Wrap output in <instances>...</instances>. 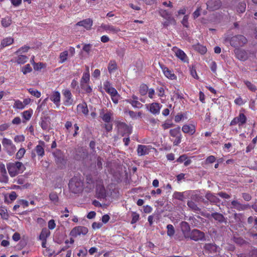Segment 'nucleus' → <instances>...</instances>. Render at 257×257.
<instances>
[{"instance_id": "obj_1", "label": "nucleus", "mask_w": 257, "mask_h": 257, "mask_svg": "<svg viewBox=\"0 0 257 257\" xmlns=\"http://www.w3.org/2000/svg\"><path fill=\"white\" fill-rule=\"evenodd\" d=\"M7 167L11 177H14L20 173H22L25 170L23 164L20 162L9 163L7 164Z\"/></svg>"}, {"instance_id": "obj_2", "label": "nucleus", "mask_w": 257, "mask_h": 257, "mask_svg": "<svg viewBox=\"0 0 257 257\" xmlns=\"http://www.w3.org/2000/svg\"><path fill=\"white\" fill-rule=\"evenodd\" d=\"M224 41L229 42L230 45L233 47H238L243 46L245 44L247 40L246 38L241 35H235L232 37L225 36L224 37Z\"/></svg>"}, {"instance_id": "obj_3", "label": "nucleus", "mask_w": 257, "mask_h": 257, "mask_svg": "<svg viewBox=\"0 0 257 257\" xmlns=\"http://www.w3.org/2000/svg\"><path fill=\"white\" fill-rule=\"evenodd\" d=\"M69 187L74 193L81 192L83 188V183L81 178L79 176H75L72 178L69 182Z\"/></svg>"}, {"instance_id": "obj_4", "label": "nucleus", "mask_w": 257, "mask_h": 257, "mask_svg": "<svg viewBox=\"0 0 257 257\" xmlns=\"http://www.w3.org/2000/svg\"><path fill=\"white\" fill-rule=\"evenodd\" d=\"M2 143L9 156H12L16 151V147L11 140L3 138Z\"/></svg>"}, {"instance_id": "obj_5", "label": "nucleus", "mask_w": 257, "mask_h": 257, "mask_svg": "<svg viewBox=\"0 0 257 257\" xmlns=\"http://www.w3.org/2000/svg\"><path fill=\"white\" fill-rule=\"evenodd\" d=\"M170 135L172 137L175 138L173 142L174 146H178L181 142L182 138V135L180 131V127L178 126L176 128L171 129L169 132Z\"/></svg>"}, {"instance_id": "obj_6", "label": "nucleus", "mask_w": 257, "mask_h": 257, "mask_svg": "<svg viewBox=\"0 0 257 257\" xmlns=\"http://www.w3.org/2000/svg\"><path fill=\"white\" fill-rule=\"evenodd\" d=\"M45 143L43 141H40L39 144L36 146L35 149L32 151L31 156L32 158L36 157V155L39 157H43L45 155Z\"/></svg>"}, {"instance_id": "obj_7", "label": "nucleus", "mask_w": 257, "mask_h": 257, "mask_svg": "<svg viewBox=\"0 0 257 257\" xmlns=\"http://www.w3.org/2000/svg\"><path fill=\"white\" fill-rule=\"evenodd\" d=\"M188 238L196 241L204 240H205V234L199 230L194 229L190 232Z\"/></svg>"}, {"instance_id": "obj_8", "label": "nucleus", "mask_w": 257, "mask_h": 257, "mask_svg": "<svg viewBox=\"0 0 257 257\" xmlns=\"http://www.w3.org/2000/svg\"><path fill=\"white\" fill-rule=\"evenodd\" d=\"M88 232V229L86 227L78 226L73 228L70 233V235L74 237L78 235H85Z\"/></svg>"}, {"instance_id": "obj_9", "label": "nucleus", "mask_w": 257, "mask_h": 257, "mask_svg": "<svg viewBox=\"0 0 257 257\" xmlns=\"http://www.w3.org/2000/svg\"><path fill=\"white\" fill-rule=\"evenodd\" d=\"M99 30L100 31H105L107 33H111L113 34H116L120 31V29L111 25L102 24L99 27Z\"/></svg>"}, {"instance_id": "obj_10", "label": "nucleus", "mask_w": 257, "mask_h": 257, "mask_svg": "<svg viewBox=\"0 0 257 257\" xmlns=\"http://www.w3.org/2000/svg\"><path fill=\"white\" fill-rule=\"evenodd\" d=\"M206 5L207 10L210 11H214L220 8L221 2L220 0H209Z\"/></svg>"}, {"instance_id": "obj_11", "label": "nucleus", "mask_w": 257, "mask_h": 257, "mask_svg": "<svg viewBox=\"0 0 257 257\" xmlns=\"http://www.w3.org/2000/svg\"><path fill=\"white\" fill-rule=\"evenodd\" d=\"M203 249L206 253L214 254L219 252V247L212 243H205Z\"/></svg>"}, {"instance_id": "obj_12", "label": "nucleus", "mask_w": 257, "mask_h": 257, "mask_svg": "<svg viewBox=\"0 0 257 257\" xmlns=\"http://www.w3.org/2000/svg\"><path fill=\"white\" fill-rule=\"evenodd\" d=\"M62 94L64 96V104L66 106L71 105L73 103L72 95L68 89L62 90Z\"/></svg>"}, {"instance_id": "obj_13", "label": "nucleus", "mask_w": 257, "mask_h": 257, "mask_svg": "<svg viewBox=\"0 0 257 257\" xmlns=\"http://www.w3.org/2000/svg\"><path fill=\"white\" fill-rule=\"evenodd\" d=\"M119 133L122 136L126 135L128 136L132 133V128L125 123H120L118 126Z\"/></svg>"}, {"instance_id": "obj_14", "label": "nucleus", "mask_w": 257, "mask_h": 257, "mask_svg": "<svg viewBox=\"0 0 257 257\" xmlns=\"http://www.w3.org/2000/svg\"><path fill=\"white\" fill-rule=\"evenodd\" d=\"M246 121V117L243 113H239V115L234 118L230 122V125L238 124L241 126L244 124Z\"/></svg>"}, {"instance_id": "obj_15", "label": "nucleus", "mask_w": 257, "mask_h": 257, "mask_svg": "<svg viewBox=\"0 0 257 257\" xmlns=\"http://www.w3.org/2000/svg\"><path fill=\"white\" fill-rule=\"evenodd\" d=\"M8 181L9 177L5 165L3 163H0V182L7 183Z\"/></svg>"}, {"instance_id": "obj_16", "label": "nucleus", "mask_w": 257, "mask_h": 257, "mask_svg": "<svg viewBox=\"0 0 257 257\" xmlns=\"http://www.w3.org/2000/svg\"><path fill=\"white\" fill-rule=\"evenodd\" d=\"M152 148V146L150 145H139L137 148L138 155L139 156L148 155Z\"/></svg>"}, {"instance_id": "obj_17", "label": "nucleus", "mask_w": 257, "mask_h": 257, "mask_svg": "<svg viewBox=\"0 0 257 257\" xmlns=\"http://www.w3.org/2000/svg\"><path fill=\"white\" fill-rule=\"evenodd\" d=\"M160 66L165 76L168 79L171 80H175L177 79V77L173 72L169 70L168 68L161 64H160Z\"/></svg>"}, {"instance_id": "obj_18", "label": "nucleus", "mask_w": 257, "mask_h": 257, "mask_svg": "<svg viewBox=\"0 0 257 257\" xmlns=\"http://www.w3.org/2000/svg\"><path fill=\"white\" fill-rule=\"evenodd\" d=\"M173 51L175 52V55L181 61L184 62L188 61V58L185 52L177 47H173Z\"/></svg>"}, {"instance_id": "obj_19", "label": "nucleus", "mask_w": 257, "mask_h": 257, "mask_svg": "<svg viewBox=\"0 0 257 257\" xmlns=\"http://www.w3.org/2000/svg\"><path fill=\"white\" fill-rule=\"evenodd\" d=\"M86 70L83 73L80 80V85L82 88H84V84H86L90 80L89 68L88 66H85Z\"/></svg>"}, {"instance_id": "obj_20", "label": "nucleus", "mask_w": 257, "mask_h": 257, "mask_svg": "<svg viewBox=\"0 0 257 257\" xmlns=\"http://www.w3.org/2000/svg\"><path fill=\"white\" fill-rule=\"evenodd\" d=\"M60 93L57 91H54L52 92V94L49 97V99L53 102V103L56 105L57 107H59L60 105Z\"/></svg>"}, {"instance_id": "obj_21", "label": "nucleus", "mask_w": 257, "mask_h": 257, "mask_svg": "<svg viewBox=\"0 0 257 257\" xmlns=\"http://www.w3.org/2000/svg\"><path fill=\"white\" fill-rule=\"evenodd\" d=\"M107 93L110 95L111 100L115 104H117L118 102L120 95L118 93L115 88L113 87L112 88L109 89V91L107 92Z\"/></svg>"}, {"instance_id": "obj_22", "label": "nucleus", "mask_w": 257, "mask_h": 257, "mask_svg": "<svg viewBox=\"0 0 257 257\" xmlns=\"http://www.w3.org/2000/svg\"><path fill=\"white\" fill-rule=\"evenodd\" d=\"M182 131L184 133L192 135L195 133V126L193 124H185L182 126Z\"/></svg>"}, {"instance_id": "obj_23", "label": "nucleus", "mask_w": 257, "mask_h": 257, "mask_svg": "<svg viewBox=\"0 0 257 257\" xmlns=\"http://www.w3.org/2000/svg\"><path fill=\"white\" fill-rule=\"evenodd\" d=\"M180 227L184 237L186 238H188L189 235L190 233V228L189 224L186 222L183 221L180 224Z\"/></svg>"}, {"instance_id": "obj_24", "label": "nucleus", "mask_w": 257, "mask_h": 257, "mask_svg": "<svg viewBox=\"0 0 257 257\" xmlns=\"http://www.w3.org/2000/svg\"><path fill=\"white\" fill-rule=\"evenodd\" d=\"M234 53L236 58L241 61H245L247 59V53L244 50L237 49L235 50Z\"/></svg>"}, {"instance_id": "obj_25", "label": "nucleus", "mask_w": 257, "mask_h": 257, "mask_svg": "<svg viewBox=\"0 0 257 257\" xmlns=\"http://www.w3.org/2000/svg\"><path fill=\"white\" fill-rule=\"evenodd\" d=\"M159 15L167 21L175 22V19L172 17L171 14L167 10L164 9H160L159 10Z\"/></svg>"}, {"instance_id": "obj_26", "label": "nucleus", "mask_w": 257, "mask_h": 257, "mask_svg": "<svg viewBox=\"0 0 257 257\" xmlns=\"http://www.w3.org/2000/svg\"><path fill=\"white\" fill-rule=\"evenodd\" d=\"M231 205L232 207L237 210L241 211L244 210L248 208V205H243L241 204L237 200H233L231 202Z\"/></svg>"}, {"instance_id": "obj_27", "label": "nucleus", "mask_w": 257, "mask_h": 257, "mask_svg": "<svg viewBox=\"0 0 257 257\" xmlns=\"http://www.w3.org/2000/svg\"><path fill=\"white\" fill-rule=\"evenodd\" d=\"M76 25L84 27L86 29H89L92 26V21L90 19H85L78 22Z\"/></svg>"}, {"instance_id": "obj_28", "label": "nucleus", "mask_w": 257, "mask_h": 257, "mask_svg": "<svg viewBox=\"0 0 257 257\" xmlns=\"http://www.w3.org/2000/svg\"><path fill=\"white\" fill-rule=\"evenodd\" d=\"M160 109L161 107L158 103L154 102L150 105L149 110L154 114H159Z\"/></svg>"}, {"instance_id": "obj_29", "label": "nucleus", "mask_w": 257, "mask_h": 257, "mask_svg": "<svg viewBox=\"0 0 257 257\" xmlns=\"http://www.w3.org/2000/svg\"><path fill=\"white\" fill-rule=\"evenodd\" d=\"M77 108L79 112H81L85 115H87L88 113L87 106L86 103L85 102L78 104Z\"/></svg>"}, {"instance_id": "obj_30", "label": "nucleus", "mask_w": 257, "mask_h": 257, "mask_svg": "<svg viewBox=\"0 0 257 257\" xmlns=\"http://www.w3.org/2000/svg\"><path fill=\"white\" fill-rule=\"evenodd\" d=\"M50 235V231L49 229L46 228H44L42 229L41 233L39 235V239L41 240H47V238Z\"/></svg>"}, {"instance_id": "obj_31", "label": "nucleus", "mask_w": 257, "mask_h": 257, "mask_svg": "<svg viewBox=\"0 0 257 257\" xmlns=\"http://www.w3.org/2000/svg\"><path fill=\"white\" fill-rule=\"evenodd\" d=\"M124 101L128 103H130L134 108H141L143 106V105L140 102H139L138 100H132L131 99H127Z\"/></svg>"}, {"instance_id": "obj_32", "label": "nucleus", "mask_w": 257, "mask_h": 257, "mask_svg": "<svg viewBox=\"0 0 257 257\" xmlns=\"http://www.w3.org/2000/svg\"><path fill=\"white\" fill-rule=\"evenodd\" d=\"M246 9V4L244 2L239 3L235 7V10L238 13H243Z\"/></svg>"}, {"instance_id": "obj_33", "label": "nucleus", "mask_w": 257, "mask_h": 257, "mask_svg": "<svg viewBox=\"0 0 257 257\" xmlns=\"http://www.w3.org/2000/svg\"><path fill=\"white\" fill-rule=\"evenodd\" d=\"M42 128L44 130H48L50 126V122L47 118L42 119L40 123Z\"/></svg>"}, {"instance_id": "obj_34", "label": "nucleus", "mask_w": 257, "mask_h": 257, "mask_svg": "<svg viewBox=\"0 0 257 257\" xmlns=\"http://www.w3.org/2000/svg\"><path fill=\"white\" fill-rule=\"evenodd\" d=\"M14 42V39L12 37H8L4 39L1 42V46L5 47L12 44Z\"/></svg>"}, {"instance_id": "obj_35", "label": "nucleus", "mask_w": 257, "mask_h": 257, "mask_svg": "<svg viewBox=\"0 0 257 257\" xmlns=\"http://www.w3.org/2000/svg\"><path fill=\"white\" fill-rule=\"evenodd\" d=\"M211 216L216 220L220 222H223L224 221L225 218L223 215L220 213H218L217 212L213 213L211 214Z\"/></svg>"}, {"instance_id": "obj_36", "label": "nucleus", "mask_w": 257, "mask_h": 257, "mask_svg": "<svg viewBox=\"0 0 257 257\" xmlns=\"http://www.w3.org/2000/svg\"><path fill=\"white\" fill-rule=\"evenodd\" d=\"M68 52L67 51H64L61 52L59 55V63H63L65 62L68 58Z\"/></svg>"}, {"instance_id": "obj_37", "label": "nucleus", "mask_w": 257, "mask_h": 257, "mask_svg": "<svg viewBox=\"0 0 257 257\" xmlns=\"http://www.w3.org/2000/svg\"><path fill=\"white\" fill-rule=\"evenodd\" d=\"M33 110L31 109L26 110V111H24L22 113L23 117L26 120H29L31 118V117L33 114Z\"/></svg>"}, {"instance_id": "obj_38", "label": "nucleus", "mask_w": 257, "mask_h": 257, "mask_svg": "<svg viewBox=\"0 0 257 257\" xmlns=\"http://www.w3.org/2000/svg\"><path fill=\"white\" fill-rule=\"evenodd\" d=\"M100 116L103 121L106 122H108L110 121L111 113L110 112H107L105 113L101 112Z\"/></svg>"}, {"instance_id": "obj_39", "label": "nucleus", "mask_w": 257, "mask_h": 257, "mask_svg": "<svg viewBox=\"0 0 257 257\" xmlns=\"http://www.w3.org/2000/svg\"><path fill=\"white\" fill-rule=\"evenodd\" d=\"M28 59V58L26 56L20 55L17 57L16 62L19 64H23L26 63Z\"/></svg>"}, {"instance_id": "obj_40", "label": "nucleus", "mask_w": 257, "mask_h": 257, "mask_svg": "<svg viewBox=\"0 0 257 257\" xmlns=\"http://www.w3.org/2000/svg\"><path fill=\"white\" fill-rule=\"evenodd\" d=\"M195 49L201 54H204L207 52L206 48L200 44L195 46Z\"/></svg>"}, {"instance_id": "obj_41", "label": "nucleus", "mask_w": 257, "mask_h": 257, "mask_svg": "<svg viewBox=\"0 0 257 257\" xmlns=\"http://www.w3.org/2000/svg\"><path fill=\"white\" fill-rule=\"evenodd\" d=\"M12 23V20L9 17H6L5 18L2 19V25L5 27H8L11 25Z\"/></svg>"}, {"instance_id": "obj_42", "label": "nucleus", "mask_w": 257, "mask_h": 257, "mask_svg": "<svg viewBox=\"0 0 257 257\" xmlns=\"http://www.w3.org/2000/svg\"><path fill=\"white\" fill-rule=\"evenodd\" d=\"M117 69L116 64L114 61H110L108 64V70L110 73L114 72Z\"/></svg>"}, {"instance_id": "obj_43", "label": "nucleus", "mask_w": 257, "mask_h": 257, "mask_svg": "<svg viewBox=\"0 0 257 257\" xmlns=\"http://www.w3.org/2000/svg\"><path fill=\"white\" fill-rule=\"evenodd\" d=\"M26 153V150L23 148H20L16 154V159L18 160L21 159L24 156Z\"/></svg>"}, {"instance_id": "obj_44", "label": "nucleus", "mask_w": 257, "mask_h": 257, "mask_svg": "<svg viewBox=\"0 0 257 257\" xmlns=\"http://www.w3.org/2000/svg\"><path fill=\"white\" fill-rule=\"evenodd\" d=\"M50 200L54 204H56L58 202V196L56 193L52 192L49 195Z\"/></svg>"}, {"instance_id": "obj_45", "label": "nucleus", "mask_w": 257, "mask_h": 257, "mask_svg": "<svg viewBox=\"0 0 257 257\" xmlns=\"http://www.w3.org/2000/svg\"><path fill=\"white\" fill-rule=\"evenodd\" d=\"M14 107L19 109H23L25 107V106L22 101L19 100H17L15 102Z\"/></svg>"}, {"instance_id": "obj_46", "label": "nucleus", "mask_w": 257, "mask_h": 257, "mask_svg": "<svg viewBox=\"0 0 257 257\" xmlns=\"http://www.w3.org/2000/svg\"><path fill=\"white\" fill-rule=\"evenodd\" d=\"M167 235L170 237L172 236L175 233V229L174 226L172 224H168L167 226Z\"/></svg>"}, {"instance_id": "obj_47", "label": "nucleus", "mask_w": 257, "mask_h": 257, "mask_svg": "<svg viewBox=\"0 0 257 257\" xmlns=\"http://www.w3.org/2000/svg\"><path fill=\"white\" fill-rule=\"evenodd\" d=\"M148 90V87L146 84H142L140 86L139 92L141 95H145Z\"/></svg>"}, {"instance_id": "obj_48", "label": "nucleus", "mask_w": 257, "mask_h": 257, "mask_svg": "<svg viewBox=\"0 0 257 257\" xmlns=\"http://www.w3.org/2000/svg\"><path fill=\"white\" fill-rule=\"evenodd\" d=\"M28 91L31 95L36 97L37 98H39L41 96V92L33 88H29L28 89Z\"/></svg>"}, {"instance_id": "obj_49", "label": "nucleus", "mask_w": 257, "mask_h": 257, "mask_svg": "<svg viewBox=\"0 0 257 257\" xmlns=\"http://www.w3.org/2000/svg\"><path fill=\"white\" fill-rule=\"evenodd\" d=\"M188 207L192 210L197 211L200 210L197 205L192 201H189L187 203Z\"/></svg>"}, {"instance_id": "obj_50", "label": "nucleus", "mask_w": 257, "mask_h": 257, "mask_svg": "<svg viewBox=\"0 0 257 257\" xmlns=\"http://www.w3.org/2000/svg\"><path fill=\"white\" fill-rule=\"evenodd\" d=\"M0 215L1 217L5 219H7L9 217V214L7 212V210L5 208H0Z\"/></svg>"}, {"instance_id": "obj_51", "label": "nucleus", "mask_w": 257, "mask_h": 257, "mask_svg": "<svg viewBox=\"0 0 257 257\" xmlns=\"http://www.w3.org/2000/svg\"><path fill=\"white\" fill-rule=\"evenodd\" d=\"M206 197L211 202H218L219 201V198H218L216 196H215L214 195L211 194V193H208L206 194Z\"/></svg>"}, {"instance_id": "obj_52", "label": "nucleus", "mask_w": 257, "mask_h": 257, "mask_svg": "<svg viewBox=\"0 0 257 257\" xmlns=\"http://www.w3.org/2000/svg\"><path fill=\"white\" fill-rule=\"evenodd\" d=\"M32 69L30 64H28L22 68V71L24 74H26L32 71Z\"/></svg>"}, {"instance_id": "obj_53", "label": "nucleus", "mask_w": 257, "mask_h": 257, "mask_svg": "<svg viewBox=\"0 0 257 257\" xmlns=\"http://www.w3.org/2000/svg\"><path fill=\"white\" fill-rule=\"evenodd\" d=\"M34 69L35 70L39 71L42 68L45 67V65L42 63H36L34 62Z\"/></svg>"}, {"instance_id": "obj_54", "label": "nucleus", "mask_w": 257, "mask_h": 257, "mask_svg": "<svg viewBox=\"0 0 257 257\" xmlns=\"http://www.w3.org/2000/svg\"><path fill=\"white\" fill-rule=\"evenodd\" d=\"M132 219L131 221L132 224H134V223H136L139 220V218H140L139 214L138 213H137L136 212H134L132 213Z\"/></svg>"}, {"instance_id": "obj_55", "label": "nucleus", "mask_w": 257, "mask_h": 257, "mask_svg": "<svg viewBox=\"0 0 257 257\" xmlns=\"http://www.w3.org/2000/svg\"><path fill=\"white\" fill-rule=\"evenodd\" d=\"M244 83L247 88L252 91H255L256 89V87L250 82L248 81H245Z\"/></svg>"}, {"instance_id": "obj_56", "label": "nucleus", "mask_w": 257, "mask_h": 257, "mask_svg": "<svg viewBox=\"0 0 257 257\" xmlns=\"http://www.w3.org/2000/svg\"><path fill=\"white\" fill-rule=\"evenodd\" d=\"M29 47L27 46H24L19 49L16 52V54H20L28 52L29 49Z\"/></svg>"}, {"instance_id": "obj_57", "label": "nucleus", "mask_w": 257, "mask_h": 257, "mask_svg": "<svg viewBox=\"0 0 257 257\" xmlns=\"http://www.w3.org/2000/svg\"><path fill=\"white\" fill-rule=\"evenodd\" d=\"M233 240L235 243L240 245L243 244L245 243V241L240 237H234Z\"/></svg>"}, {"instance_id": "obj_58", "label": "nucleus", "mask_w": 257, "mask_h": 257, "mask_svg": "<svg viewBox=\"0 0 257 257\" xmlns=\"http://www.w3.org/2000/svg\"><path fill=\"white\" fill-rule=\"evenodd\" d=\"M103 88L107 92L109 89L112 88L113 87L109 81H106L103 83Z\"/></svg>"}, {"instance_id": "obj_59", "label": "nucleus", "mask_w": 257, "mask_h": 257, "mask_svg": "<svg viewBox=\"0 0 257 257\" xmlns=\"http://www.w3.org/2000/svg\"><path fill=\"white\" fill-rule=\"evenodd\" d=\"M14 140L16 143L23 142L25 141V137L23 135H18L15 137Z\"/></svg>"}, {"instance_id": "obj_60", "label": "nucleus", "mask_w": 257, "mask_h": 257, "mask_svg": "<svg viewBox=\"0 0 257 257\" xmlns=\"http://www.w3.org/2000/svg\"><path fill=\"white\" fill-rule=\"evenodd\" d=\"M174 125V124L170 122V121H165L164 123H163L162 124V127L164 129V130H166V129H168L169 128H170L172 126H173Z\"/></svg>"}, {"instance_id": "obj_61", "label": "nucleus", "mask_w": 257, "mask_h": 257, "mask_svg": "<svg viewBox=\"0 0 257 257\" xmlns=\"http://www.w3.org/2000/svg\"><path fill=\"white\" fill-rule=\"evenodd\" d=\"M201 10L202 9L201 7H198L196 11H195L193 13V17L194 19L197 18L200 15Z\"/></svg>"}, {"instance_id": "obj_62", "label": "nucleus", "mask_w": 257, "mask_h": 257, "mask_svg": "<svg viewBox=\"0 0 257 257\" xmlns=\"http://www.w3.org/2000/svg\"><path fill=\"white\" fill-rule=\"evenodd\" d=\"M48 227L49 229L52 230L56 227V223L54 219H51L48 223Z\"/></svg>"}, {"instance_id": "obj_63", "label": "nucleus", "mask_w": 257, "mask_h": 257, "mask_svg": "<svg viewBox=\"0 0 257 257\" xmlns=\"http://www.w3.org/2000/svg\"><path fill=\"white\" fill-rule=\"evenodd\" d=\"M124 112L125 113H128L130 117L132 118L133 119H136L137 118V113L132 111V110H125L124 111Z\"/></svg>"}, {"instance_id": "obj_64", "label": "nucleus", "mask_w": 257, "mask_h": 257, "mask_svg": "<svg viewBox=\"0 0 257 257\" xmlns=\"http://www.w3.org/2000/svg\"><path fill=\"white\" fill-rule=\"evenodd\" d=\"M216 158L214 156H210L207 158L205 161L206 164L212 163L215 161Z\"/></svg>"}]
</instances>
